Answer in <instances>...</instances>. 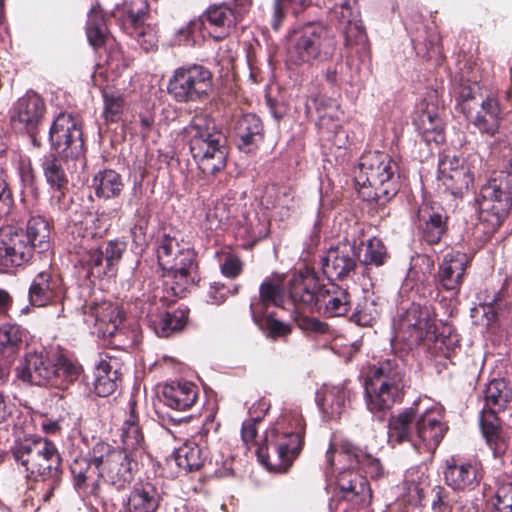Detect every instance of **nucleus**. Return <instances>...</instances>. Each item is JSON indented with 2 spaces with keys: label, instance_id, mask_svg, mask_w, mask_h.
Here are the masks:
<instances>
[{
  "label": "nucleus",
  "instance_id": "1",
  "mask_svg": "<svg viewBox=\"0 0 512 512\" xmlns=\"http://www.w3.org/2000/svg\"><path fill=\"white\" fill-rule=\"evenodd\" d=\"M306 422L299 410H289L278 417L266 432L256 455L269 470L287 472L305 444Z\"/></svg>",
  "mask_w": 512,
  "mask_h": 512
},
{
  "label": "nucleus",
  "instance_id": "2",
  "mask_svg": "<svg viewBox=\"0 0 512 512\" xmlns=\"http://www.w3.org/2000/svg\"><path fill=\"white\" fill-rule=\"evenodd\" d=\"M407 386L406 365L392 355L369 368L364 381L365 401L372 413L390 410L401 403Z\"/></svg>",
  "mask_w": 512,
  "mask_h": 512
},
{
  "label": "nucleus",
  "instance_id": "3",
  "mask_svg": "<svg viewBox=\"0 0 512 512\" xmlns=\"http://www.w3.org/2000/svg\"><path fill=\"white\" fill-rule=\"evenodd\" d=\"M184 132L189 137L191 155L204 175L217 176L226 168V139L206 115H195Z\"/></svg>",
  "mask_w": 512,
  "mask_h": 512
},
{
  "label": "nucleus",
  "instance_id": "4",
  "mask_svg": "<svg viewBox=\"0 0 512 512\" xmlns=\"http://www.w3.org/2000/svg\"><path fill=\"white\" fill-rule=\"evenodd\" d=\"M157 261L161 269L171 277L168 293L183 298L201 280L197 255L193 249L181 246L178 239L164 233L157 239Z\"/></svg>",
  "mask_w": 512,
  "mask_h": 512
},
{
  "label": "nucleus",
  "instance_id": "5",
  "mask_svg": "<svg viewBox=\"0 0 512 512\" xmlns=\"http://www.w3.org/2000/svg\"><path fill=\"white\" fill-rule=\"evenodd\" d=\"M354 179L360 188L370 189L363 193L364 197L378 205H385L400 189L398 164L380 151L367 152L360 157Z\"/></svg>",
  "mask_w": 512,
  "mask_h": 512
},
{
  "label": "nucleus",
  "instance_id": "6",
  "mask_svg": "<svg viewBox=\"0 0 512 512\" xmlns=\"http://www.w3.org/2000/svg\"><path fill=\"white\" fill-rule=\"evenodd\" d=\"M512 176L499 172L482 185L476 197L479 222L475 226L481 240L488 241L501 227L512 209Z\"/></svg>",
  "mask_w": 512,
  "mask_h": 512
},
{
  "label": "nucleus",
  "instance_id": "7",
  "mask_svg": "<svg viewBox=\"0 0 512 512\" xmlns=\"http://www.w3.org/2000/svg\"><path fill=\"white\" fill-rule=\"evenodd\" d=\"M485 407L480 416V428L493 458L505 464L510 448V436L503 431L497 414L504 411L512 401V389L505 379H493L485 389Z\"/></svg>",
  "mask_w": 512,
  "mask_h": 512
},
{
  "label": "nucleus",
  "instance_id": "8",
  "mask_svg": "<svg viewBox=\"0 0 512 512\" xmlns=\"http://www.w3.org/2000/svg\"><path fill=\"white\" fill-rule=\"evenodd\" d=\"M15 462L28 476L62 475V458L56 445L46 438H26L16 441L10 449Z\"/></svg>",
  "mask_w": 512,
  "mask_h": 512
},
{
  "label": "nucleus",
  "instance_id": "9",
  "mask_svg": "<svg viewBox=\"0 0 512 512\" xmlns=\"http://www.w3.org/2000/svg\"><path fill=\"white\" fill-rule=\"evenodd\" d=\"M136 452H128L105 442L94 445V460L100 465L102 479L118 491L124 490L139 471Z\"/></svg>",
  "mask_w": 512,
  "mask_h": 512
},
{
  "label": "nucleus",
  "instance_id": "10",
  "mask_svg": "<svg viewBox=\"0 0 512 512\" xmlns=\"http://www.w3.org/2000/svg\"><path fill=\"white\" fill-rule=\"evenodd\" d=\"M213 74L209 68L188 63L176 68L167 83V92L177 103H195L209 98Z\"/></svg>",
  "mask_w": 512,
  "mask_h": 512
},
{
  "label": "nucleus",
  "instance_id": "11",
  "mask_svg": "<svg viewBox=\"0 0 512 512\" xmlns=\"http://www.w3.org/2000/svg\"><path fill=\"white\" fill-rule=\"evenodd\" d=\"M94 314L98 333L112 348L126 351L140 342L138 325L128 323L118 306L104 302L95 308Z\"/></svg>",
  "mask_w": 512,
  "mask_h": 512
},
{
  "label": "nucleus",
  "instance_id": "12",
  "mask_svg": "<svg viewBox=\"0 0 512 512\" xmlns=\"http://www.w3.org/2000/svg\"><path fill=\"white\" fill-rule=\"evenodd\" d=\"M336 49L335 38L321 23L311 22L299 32L290 49V59L295 64L309 63L313 60L326 61Z\"/></svg>",
  "mask_w": 512,
  "mask_h": 512
},
{
  "label": "nucleus",
  "instance_id": "13",
  "mask_svg": "<svg viewBox=\"0 0 512 512\" xmlns=\"http://www.w3.org/2000/svg\"><path fill=\"white\" fill-rule=\"evenodd\" d=\"M36 254L23 227L7 225L0 228V273L15 275L30 264Z\"/></svg>",
  "mask_w": 512,
  "mask_h": 512
},
{
  "label": "nucleus",
  "instance_id": "14",
  "mask_svg": "<svg viewBox=\"0 0 512 512\" xmlns=\"http://www.w3.org/2000/svg\"><path fill=\"white\" fill-rule=\"evenodd\" d=\"M51 147L65 158L78 159L85 154L80 121L69 113H60L49 129Z\"/></svg>",
  "mask_w": 512,
  "mask_h": 512
},
{
  "label": "nucleus",
  "instance_id": "15",
  "mask_svg": "<svg viewBox=\"0 0 512 512\" xmlns=\"http://www.w3.org/2000/svg\"><path fill=\"white\" fill-rule=\"evenodd\" d=\"M433 328L435 324L431 319L429 308L413 302L399 316L395 337L408 349H414L426 342Z\"/></svg>",
  "mask_w": 512,
  "mask_h": 512
},
{
  "label": "nucleus",
  "instance_id": "16",
  "mask_svg": "<svg viewBox=\"0 0 512 512\" xmlns=\"http://www.w3.org/2000/svg\"><path fill=\"white\" fill-rule=\"evenodd\" d=\"M247 12V5L233 0L231 3L210 5L198 19L204 24V32L207 31L214 40L221 41L235 31Z\"/></svg>",
  "mask_w": 512,
  "mask_h": 512
},
{
  "label": "nucleus",
  "instance_id": "17",
  "mask_svg": "<svg viewBox=\"0 0 512 512\" xmlns=\"http://www.w3.org/2000/svg\"><path fill=\"white\" fill-rule=\"evenodd\" d=\"M359 260V247L356 241L345 239L331 247L321 259V269L330 281H344L356 274Z\"/></svg>",
  "mask_w": 512,
  "mask_h": 512
},
{
  "label": "nucleus",
  "instance_id": "18",
  "mask_svg": "<svg viewBox=\"0 0 512 512\" xmlns=\"http://www.w3.org/2000/svg\"><path fill=\"white\" fill-rule=\"evenodd\" d=\"M46 114L45 100L36 92L28 91L9 109V123L18 133H33L40 127Z\"/></svg>",
  "mask_w": 512,
  "mask_h": 512
},
{
  "label": "nucleus",
  "instance_id": "19",
  "mask_svg": "<svg viewBox=\"0 0 512 512\" xmlns=\"http://www.w3.org/2000/svg\"><path fill=\"white\" fill-rule=\"evenodd\" d=\"M146 322L148 326L159 337H170L184 329L189 318V308L181 305L173 308L170 304L165 305L162 299L159 303L147 305Z\"/></svg>",
  "mask_w": 512,
  "mask_h": 512
},
{
  "label": "nucleus",
  "instance_id": "20",
  "mask_svg": "<svg viewBox=\"0 0 512 512\" xmlns=\"http://www.w3.org/2000/svg\"><path fill=\"white\" fill-rule=\"evenodd\" d=\"M416 228L422 243L429 246L440 244L449 232L447 211L439 203L421 204L417 211Z\"/></svg>",
  "mask_w": 512,
  "mask_h": 512
},
{
  "label": "nucleus",
  "instance_id": "21",
  "mask_svg": "<svg viewBox=\"0 0 512 512\" xmlns=\"http://www.w3.org/2000/svg\"><path fill=\"white\" fill-rule=\"evenodd\" d=\"M55 353L44 347L25 355L24 361L16 367L19 379L37 386H51L57 383L54 374Z\"/></svg>",
  "mask_w": 512,
  "mask_h": 512
},
{
  "label": "nucleus",
  "instance_id": "22",
  "mask_svg": "<svg viewBox=\"0 0 512 512\" xmlns=\"http://www.w3.org/2000/svg\"><path fill=\"white\" fill-rule=\"evenodd\" d=\"M483 476L482 463L476 458L452 456L446 460L444 479L453 490H473L480 484Z\"/></svg>",
  "mask_w": 512,
  "mask_h": 512
},
{
  "label": "nucleus",
  "instance_id": "23",
  "mask_svg": "<svg viewBox=\"0 0 512 512\" xmlns=\"http://www.w3.org/2000/svg\"><path fill=\"white\" fill-rule=\"evenodd\" d=\"M69 461V470L72 476V483L77 492L98 495L100 491L99 480L100 465L94 460V446L89 452V456L82 452L71 453Z\"/></svg>",
  "mask_w": 512,
  "mask_h": 512
},
{
  "label": "nucleus",
  "instance_id": "24",
  "mask_svg": "<svg viewBox=\"0 0 512 512\" xmlns=\"http://www.w3.org/2000/svg\"><path fill=\"white\" fill-rule=\"evenodd\" d=\"M413 124L427 144H438L444 140V122L435 95L430 94L417 104Z\"/></svg>",
  "mask_w": 512,
  "mask_h": 512
},
{
  "label": "nucleus",
  "instance_id": "25",
  "mask_svg": "<svg viewBox=\"0 0 512 512\" xmlns=\"http://www.w3.org/2000/svg\"><path fill=\"white\" fill-rule=\"evenodd\" d=\"M413 124L427 144H438L444 140V122L435 95L430 94L417 104Z\"/></svg>",
  "mask_w": 512,
  "mask_h": 512
},
{
  "label": "nucleus",
  "instance_id": "26",
  "mask_svg": "<svg viewBox=\"0 0 512 512\" xmlns=\"http://www.w3.org/2000/svg\"><path fill=\"white\" fill-rule=\"evenodd\" d=\"M472 258L461 251L447 252L438 267L436 285L438 289L458 293L464 282L466 270Z\"/></svg>",
  "mask_w": 512,
  "mask_h": 512
},
{
  "label": "nucleus",
  "instance_id": "27",
  "mask_svg": "<svg viewBox=\"0 0 512 512\" xmlns=\"http://www.w3.org/2000/svg\"><path fill=\"white\" fill-rule=\"evenodd\" d=\"M465 119L482 136L493 138V140H497V136L501 133V124L505 121L499 100L494 96H487L481 101L479 108L473 109Z\"/></svg>",
  "mask_w": 512,
  "mask_h": 512
},
{
  "label": "nucleus",
  "instance_id": "28",
  "mask_svg": "<svg viewBox=\"0 0 512 512\" xmlns=\"http://www.w3.org/2000/svg\"><path fill=\"white\" fill-rule=\"evenodd\" d=\"M352 295L348 287L335 282L323 284L318 291L315 311L326 318L344 317L352 309Z\"/></svg>",
  "mask_w": 512,
  "mask_h": 512
},
{
  "label": "nucleus",
  "instance_id": "29",
  "mask_svg": "<svg viewBox=\"0 0 512 512\" xmlns=\"http://www.w3.org/2000/svg\"><path fill=\"white\" fill-rule=\"evenodd\" d=\"M417 440L413 442L418 453H434L445 433L444 424L435 411L426 410L415 422Z\"/></svg>",
  "mask_w": 512,
  "mask_h": 512
},
{
  "label": "nucleus",
  "instance_id": "30",
  "mask_svg": "<svg viewBox=\"0 0 512 512\" xmlns=\"http://www.w3.org/2000/svg\"><path fill=\"white\" fill-rule=\"evenodd\" d=\"M62 294V279L46 270L34 276L28 289V300L32 307H45L57 302Z\"/></svg>",
  "mask_w": 512,
  "mask_h": 512
},
{
  "label": "nucleus",
  "instance_id": "31",
  "mask_svg": "<svg viewBox=\"0 0 512 512\" xmlns=\"http://www.w3.org/2000/svg\"><path fill=\"white\" fill-rule=\"evenodd\" d=\"M163 496V489L158 483L140 481L130 490L124 508L127 512H157Z\"/></svg>",
  "mask_w": 512,
  "mask_h": 512
},
{
  "label": "nucleus",
  "instance_id": "32",
  "mask_svg": "<svg viewBox=\"0 0 512 512\" xmlns=\"http://www.w3.org/2000/svg\"><path fill=\"white\" fill-rule=\"evenodd\" d=\"M123 364L110 354H102L95 365L94 392L99 397L113 394L122 382Z\"/></svg>",
  "mask_w": 512,
  "mask_h": 512
},
{
  "label": "nucleus",
  "instance_id": "33",
  "mask_svg": "<svg viewBox=\"0 0 512 512\" xmlns=\"http://www.w3.org/2000/svg\"><path fill=\"white\" fill-rule=\"evenodd\" d=\"M120 449L136 452L140 455L145 450L146 441L143 427L140 424L137 401L131 397L127 403V412L120 428Z\"/></svg>",
  "mask_w": 512,
  "mask_h": 512
},
{
  "label": "nucleus",
  "instance_id": "34",
  "mask_svg": "<svg viewBox=\"0 0 512 512\" xmlns=\"http://www.w3.org/2000/svg\"><path fill=\"white\" fill-rule=\"evenodd\" d=\"M469 69H462L453 79L456 107L464 117L478 105L476 97L481 90L475 71Z\"/></svg>",
  "mask_w": 512,
  "mask_h": 512
},
{
  "label": "nucleus",
  "instance_id": "35",
  "mask_svg": "<svg viewBox=\"0 0 512 512\" xmlns=\"http://www.w3.org/2000/svg\"><path fill=\"white\" fill-rule=\"evenodd\" d=\"M321 287L316 272L307 270L305 274L300 273L291 278L288 294L295 305L316 309Z\"/></svg>",
  "mask_w": 512,
  "mask_h": 512
},
{
  "label": "nucleus",
  "instance_id": "36",
  "mask_svg": "<svg viewBox=\"0 0 512 512\" xmlns=\"http://www.w3.org/2000/svg\"><path fill=\"white\" fill-rule=\"evenodd\" d=\"M41 168L53 198L62 207L61 202L69 191V177L63 159L54 153H49L43 157Z\"/></svg>",
  "mask_w": 512,
  "mask_h": 512
},
{
  "label": "nucleus",
  "instance_id": "37",
  "mask_svg": "<svg viewBox=\"0 0 512 512\" xmlns=\"http://www.w3.org/2000/svg\"><path fill=\"white\" fill-rule=\"evenodd\" d=\"M163 402L176 411L190 410L197 402L199 388L189 381L167 383L162 389Z\"/></svg>",
  "mask_w": 512,
  "mask_h": 512
},
{
  "label": "nucleus",
  "instance_id": "38",
  "mask_svg": "<svg viewBox=\"0 0 512 512\" xmlns=\"http://www.w3.org/2000/svg\"><path fill=\"white\" fill-rule=\"evenodd\" d=\"M286 288L280 279L266 278L259 287V295L250 300V312L270 311L272 307L283 308Z\"/></svg>",
  "mask_w": 512,
  "mask_h": 512
},
{
  "label": "nucleus",
  "instance_id": "39",
  "mask_svg": "<svg viewBox=\"0 0 512 512\" xmlns=\"http://www.w3.org/2000/svg\"><path fill=\"white\" fill-rule=\"evenodd\" d=\"M238 148L251 152L264 139V126L259 116L247 113L240 116L234 126Z\"/></svg>",
  "mask_w": 512,
  "mask_h": 512
},
{
  "label": "nucleus",
  "instance_id": "40",
  "mask_svg": "<svg viewBox=\"0 0 512 512\" xmlns=\"http://www.w3.org/2000/svg\"><path fill=\"white\" fill-rule=\"evenodd\" d=\"M419 415L418 405L408 407L398 414L391 415L388 420V441L396 445L403 442H415L413 440V428Z\"/></svg>",
  "mask_w": 512,
  "mask_h": 512
},
{
  "label": "nucleus",
  "instance_id": "41",
  "mask_svg": "<svg viewBox=\"0 0 512 512\" xmlns=\"http://www.w3.org/2000/svg\"><path fill=\"white\" fill-rule=\"evenodd\" d=\"M318 115L317 126L320 131L338 134L342 130L341 110L337 101L333 98L318 95L312 99Z\"/></svg>",
  "mask_w": 512,
  "mask_h": 512
},
{
  "label": "nucleus",
  "instance_id": "42",
  "mask_svg": "<svg viewBox=\"0 0 512 512\" xmlns=\"http://www.w3.org/2000/svg\"><path fill=\"white\" fill-rule=\"evenodd\" d=\"M81 248L83 250L78 252L77 263L87 279L94 282L96 279H103L110 275L111 269L104 258V251L101 247H88L82 244Z\"/></svg>",
  "mask_w": 512,
  "mask_h": 512
},
{
  "label": "nucleus",
  "instance_id": "43",
  "mask_svg": "<svg viewBox=\"0 0 512 512\" xmlns=\"http://www.w3.org/2000/svg\"><path fill=\"white\" fill-rule=\"evenodd\" d=\"M129 60L124 56L120 44L111 36L110 44L107 46V57L105 60V69L94 74V84L101 87L99 79L105 81H115L128 68Z\"/></svg>",
  "mask_w": 512,
  "mask_h": 512
},
{
  "label": "nucleus",
  "instance_id": "44",
  "mask_svg": "<svg viewBox=\"0 0 512 512\" xmlns=\"http://www.w3.org/2000/svg\"><path fill=\"white\" fill-rule=\"evenodd\" d=\"M52 223L42 215L29 217L24 228V235L37 251V254H44L51 248Z\"/></svg>",
  "mask_w": 512,
  "mask_h": 512
},
{
  "label": "nucleus",
  "instance_id": "45",
  "mask_svg": "<svg viewBox=\"0 0 512 512\" xmlns=\"http://www.w3.org/2000/svg\"><path fill=\"white\" fill-rule=\"evenodd\" d=\"M86 35L95 50L110 44L105 14L99 3L94 4L88 12Z\"/></svg>",
  "mask_w": 512,
  "mask_h": 512
},
{
  "label": "nucleus",
  "instance_id": "46",
  "mask_svg": "<svg viewBox=\"0 0 512 512\" xmlns=\"http://www.w3.org/2000/svg\"><path fill=\"white\" fill-rule=\"evenodd\" d=\"M54 374L57 383L52 387L66 389L70 384L79 379L83 373V367L77 359L65 352H55Z\"/></svg>",
  "mask_w": 512,
  "mask_h": 512
},
{
  "label": "nucleus",
  "instance_id": "47",
  "mask_svg": "<svg viewBox=\"0 0 512 512\" xmlns=\"http://www.w3.org/2000/svg\"><path fill=\"white\" fill-rule=\"evenodd\" d=\"M251 316L259 330L272 341L286 339L292 333V325L276 318L274 311L251 312Z\"/></svg>",
  "mask_w": 512,
  "mask_h": 512
},
{
  "label": "nucleus",
  "instance_id": "48",
  "mask_svg": "<svg viewBox=\"0 0 512 512\" xmlns=\"http://www.w3.org/2000/svg\"><path fill=\"white\" fill-rule=\"evenodd\" d=\"M208 457V448L193 441L185 443L175 453L177 466L186 472L199 471Z\"/></svg>",
  "mask_w": 512,
  "mask_h": 512
},
{
  "label": "nucleus",
  "instance_id": "49",
  "mask_svg": "<svg viewBox=\"0 0 512 512\" xmlns=\"http://www.w3.org/2000/svg\"><path fill=\"white\" fill-rule=\"evenodd\" d=\"M28 331L15 323L0 326V353L5 357L16 356L25 345Z\"/></svg>",
  "mask_w": 512,
  "mask_h": 512
},
{
  "label": "nucleus",
  "instance_id": "50",
  "mask_svg": "<svg viewBox=\"0 0 512 512\" xmlns=\"http://www.w3.org/2000/svg\"><path fill=\"white\" fill-rule=\"evenodd\" d=\"M92 187L99 198L113 199L121 195L124 189L122 176L112 169L99 171L92 180Z\"/></svg>",
  "mask_w": 512,
  "mask_h": 512
},
{
  "label": "nucleus",
  "instance_id": "51",
  "mask_svg": "<svg viewBox=\"0 0 512 512\" xmlns=\"http://www.w3.org/2000/svg\"><path fill=\"white\" fill-rule=\"evenodd\" d=\"M31 478V484L26 492L27 497L36 501L38 508L42 504L51 501L54 492L60 487L62 475L57 476H28Z\"/></svg>",
  "mask_w": 512,
  "mask_h": 512
},
{
  "label": "nucleus",
  "instance_id": "52",
  "mask_svg": "<svg viewBox=\"0 0 512 512\" xmlns=\"http://www.w3.org/2000/svg\"><path fill=\"white\" fill-rule=\"evenodd\" d=\"M364 455V452L351 444H342L339 450L331 444L326 452V462L330 468H333L335 457H337L338 463L342 465L340 471L344 469L355 470L361 465Z\"/></svg>",
  "mask_w": 512,
  "mask_h": 512
},
{
  "label": "nucleus",
  "instance_id": "53",
  "mask_svg": "<svg viewBox=\"0 0 512 512\" xmlns=\"http://www.w3.org/2000/svg\"><path fill=\"white\" fill-rule=\"evenodd\" d=\"M476 173V167L471 164L447 175L438 176V179L452 195L462 196L473 185Z\"/></svg>",
  "mask_w": 512,
  "mask_h": 512
},
{
  "label": "nucleus",
  "instance_id": "54",
  "mask_svg": "<svg viewBox=\"0 0 512 512\" xmlns=\"http://www.w3.org/2000/svg\"><path fill=\"white\" fill-rule=\"evenodd\" d=\"M317 401L326 418L337 419L345 409L347 395L343 388L332 387L325 389Z\"/></svg>",
  "mask_w": 512,
  "mask_h": 512
},
{
  "label": "nucleus",
  "instance_id": "55",
  "mask_svg": "<svg viewBox=\"0 0 512 512\" xmlns=\"http://www.w3.org/2000/svg\"><path fill=\"white\" fill-rule=\"evenodd\" d=\"M147 9L146 0H125L122 4L116 6L114 15L119 16L132 29L143 23Z\"/></svg>",
  "mask_w": 512,
  "mask_h": 512
},
{
  "label": "nucleus",
  "instance_id": "56",
  "mask_svg": "<svg viewBox=\"0 0 512 512\" xmlns=\"http://www.w3.org/2000/svg\"><path fill=\"white\" fill-rule=\"evenodd\" d=\"M100 88L102 89L104 100V118L106 122L116 123L121 119L123 113L124 98L122 94L114 90L113 87L101 86Z\"/></svg>",
  "mask_w": 512,
  "mask_h": 512
},
{
  "label": "nucleus",
  "instance_id": "57",
  "mask_svg": "<svg viewBox=\"0 0 512 512\" xmlns=\"http://www.w3.org/2000/svg\"><path fill=\"white\" fill-rule=\"evenodd\" d=\"M196 35L204 36V24L198 17L176 29L170 39V44L172 46H194Z\"/></svg>",
  "mask_w": 512,
  "mask_h": 512
},
{
  "label": "nucleus",
  "instance_id": "58",
  "mask_svg": "<svg viewBox=\"0 0 512 512\" xmlns=\"http://www.w3.org/2000/svg\"><path fill=\"white\" fill-rule=\"evenodd\" d=\"M508 122L501 124V133L497 136V140L489 143L490 154L508 158L512 154V114L508 115Z\"/></svg>",
  "mask_w": 512,
  "mask_h": 512
},
{
  "label": "nucleus",
  "instance_id": "59",
  "mask_svg": "<svg viewBox=\"0 0 512 512\" xmlns=\"http://www.w3.org/2000/svg\"><path fill=\"white\" fill-rule=\"evenodd\" d=\"M389 258L387 248L381 239L373 237L366 243V249L363 259L358 260L368 269L370 266L380 267L384 265Z\"/></svg>",
  "mask_w": 512,
  "mask_h": 512
},
{
  "label": "nucleus",
  "instance_id": "60",
  "mask_svg": "<svg viewBox=\"0 0 512 512\" xmlns=\"http://www.w3.org/2000/svg\"><path fill=\"white\" fill-rule=\"evenodd\" d=\"M20 179L22 183V201L26 202L30 198L34 202H38L41 196V189L36 172L29 162L20 168Z\"/></svg>",
  "mask_w": 512,
  "mask_h": 512
},
{
  "label": "nucleus",
  "instance_id": "61",
  "mask_svg": "<svg viewBox=\"0 0 512 512\" xmlns=\"http://www.w3.org/2000/svg\"><path fill=\"white\" fill-rule=\"evenodd\" d=\"M431 507L434 512H453L461 497L443 486H435L431 490Z\"/></svg>",
  "mask_w": 512,
  "mask_h": 512
},
{
  "label": "nucleus",
  "instance_id": "62",
  "mask_svg": "<svg viewBox=\"0 0 512 512\" xmlns=\"http://www.w3.org/2000/svg\"><path fill=\"white\" fill-rule=\"evenodd\" d=\"M15 206V199L7 169L0 165V218L8 216Z\"/></svg>",
  "mask_w": 512,
  "mask_h": 512
},
{
  "label": "nucleus",
  "instance_id": "63",
  "mask_svg": "<svg viewBox=\"0 0 512 512\" xmlns=\"http://www.w3.org/2000/svg\"><path fill=\"white\" fill-rule=\"evenodd\" d=\"M130 34L134 36L144 51H154L158 48L159 40L155 27L141 23L132 28Z\"/></svg>",
  "mask_w": 512,
  "mask_h": 512
},
{
  "label": "nucleus",
  "instance_id": "64",
  "mask_svg": "<svg viewBox=\"0 0 512 512\" xmlns=\"http://www.w3.org/2000/svg\"><path fill=\"white\" fill-rule=\"evenodd\" d=\"M507 301L503 290L495 291L492 296H486L482 308L487 318V324L495 322L498 315L506 309Z\"/></svg>",
  "mask_w": 512,
  "mask_h": 512
}]
</instances>
